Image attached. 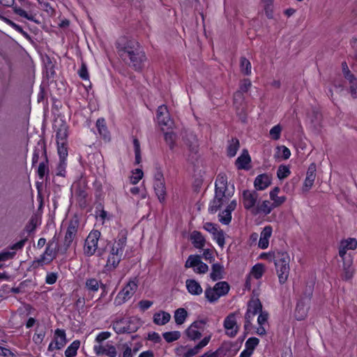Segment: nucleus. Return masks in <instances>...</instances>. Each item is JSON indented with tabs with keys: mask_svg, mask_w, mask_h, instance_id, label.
<instances>
[{
	"mask_svg": "<svg viewBox=\"0 0 357 357\" xmlns=\"http://www.w3.org/2000/svg\"><path fill=\"white\" fill-rule=\"evenodd\" d=\"M206 323V320L204 319L195 321L185 330L187 337L192 341L199 340L202 337V333Z\"/></svg>",
	"mask_w": 357,
	"mask_h": 357,
	"instance_id": "obj_11",
	"label": "nucleus"
},
{
	"mask_svg": "<svg viewBox=\"0 0 357 357\" xmlns=\"http://www.w3.org/2000/svg\"><path fill=\"white\" fill-rule=\"evenodd\" d=\"M280 191V188L275 187L269 193L270 199L273 204V206H275L276 208L284 204L287 199L285 196H278Z\"/></svg>",
	"mask_w": 357,
	"mask_h": 357,
	"instance_id": "obj_25",
	"label": "nucleus"
},
{
	"mask_svg": "<svg viewBox=\"0 0 357 357\" xmlns=\"http://www.w3.org/2000/svg\"><path fill=\"white\" fill-rule=\"evenodd\" d=\"M60 249H61V246L59 245L58 239L56 236H54L52 239L47 243L43 254L41 255L38 259L33 261V266L38 267L50 264L56 258L58 252L61 253V250Z\"/></svg>",
	"mask_w": 357,
	"mask_h": 357,
	"instance_id": "obj_5",
	"label": "nucleus"
},
{
	"mask_svg": "<svg viewBox=\"0 0 357 357\" xmlns=\"http://www.w3.org/2000/svg\"><path fill=\"white\" fill-rule=\"evenodd\" d=\"M58 278V274L56 273H48L46 275L45 282L48 284H54Z\"/></svg>",
	"mask_w": 357,
	"mask_h": 357,
	"instance_id": "obj_64",
	"label": "nucleus"
},
{
	"mask_svg": "<svg viewBox=\"0 0 357 357\" xmlns=\"http://www.w3.org/2000/svg\"><path fill=\"white\" fill-rule=\"evenodd\" d=\"M271 184V176L267 174L258 175L254 181V186L257 190H264Z\"/></svg>",
	"mask_w": 357,
	"mask_h": 357,
	"instance_id": "obj_21",
	"label": "nucleus"
},
{
	"mask_svg": "<svg viewBox=\"0 0 357 357\" xmlns=\"http://www.w3.org/2000/svg\"><path fill=\"white\" fill-rule=\"evenodd\" d=\"M79 346H80L79 341H78V340L73 341L65 351L66 357H75L77 355V351Z\"/></svg>",
	"mask_w": 357,
	"mask_h": 357,
	"instance_id": "obj_41",
	"label": "nucleus"
},
{
	"mask_svg": "<svg viewBox=\"0 0 357 357\" xmlns=\"http://www.w3.org/2000/svg\"><path fill=\"white\" fill-rule=\"evenodd\" d=\"M78 227L79 221L75 219L70 221L65 234L63 243L62 245H61V254H65L68 249L70 248L77 235Z\"/></svg>",
	"mask_w": 357,
	"mask_h": 357,
	"instance_id": "obj_6",
	"label": "nucleus"
},
{
	"mask_svg": "<svg viewBox=\"0 0 357 357\" xmlns=\"http://www.w3.org/2000/svg\"><path fill=\"white\" fill-rule=\"evenodd\" d=\"M291 172L289 168L286 165H280L277 172V176L279 179L282 180L286 178L290 174Z\"/></svg>",
	"mask_w": 357,
	"mask_h": 357,
	"instance_id": "obj_50",
	"label": "nucleus"
},
{
	"mask_svg": "<svg viewBox=\"0 0 357 357\" xmlns=\"http://www.w3.org/2000/svg\"><path fill=\"white\" fill-rule=\"evenodd\" d=\"M224 273V267L219 263L213 264L211 267L210 278L213 281L222 279Z\"/></svg>",
	"mask_w": 357,
	"mask_h": 357,
	"instance_id": "obj_30",
	"label": "nucleus"
},
{
	"mask_svg": "<svg viewBox=\"0 0 357 357\" xmlns=\"http://www.w3.org/2000/svg\"><path fill=\"white\" fill-rule=\"evenodd\" d=\"M132 343H123L119 347L121 353L119 357H133L134 352L132 351Z\"/></svg>",
	"mask_w": 357,
	"mask_h": 357,
	"instance_id": "obj_42",
	"label": "nucleus"
},
{
	"mask_svg": "<svg viewBox=\"0 0 357 357\" xmlns=\"http://www.w3.org/2000/svg\"><path fill=\"white\" fill-rule=\"evenodd\" d=\"M3 19V21L7 24L8 25L10 26L12 28H13L15 31H17V32L20 33L22 36H25V37H28L29 35L28 33L24 31L22 29V26H20V25L17 24L16 23H15L14 22H13L12 20H10V19L7 18V17H2Z\"/></svg>",
	"mask_w": 357,
	"mask_h": 357,
	"instance_id": "obj_47",
	"label": "nucleus"
},
{
	"mask_svg": "<svg viewBox=\"0 0 357 357\" xmlns=\"http://www.w3.org/2000/svg\"><path fill=\"white\" fill-rule=\"evenodd\" d=\"M276 207L273 206V204L272 202L268 200H264L261 204L257 206L253 213H264L265 215H268Z\"/></svg>",
	"mask_w": 357,
	"mask_h": 357,
	"instance_id": "obj_29",
	"label": "nucleus"
},
{
	"mask_svg": "<svg viewBox=\"0 0 357 357\" xmlns=\"http://www.w3.org/2000/svg\"><path fill=\"white\" fill-rule=\"evenodd\" d=\"M153 188L160 202H163L166 195L165 182L154 181Z\"/></svg>",
	"mask_w": 357,
	"mask_h": 357,
	"instance_id": "obj_34",
	"label": "nucleus"
},
{
	"mask_svg": "<svg viewBox=\"0 0 357 357\" xmlns=\"http://www.w3.org/2000/svg\"><path fill=\"white\" fill-rule=\"evenodd\" d=\"M259 340L257 337H250L245 342L246 349L253 352L255 348L258 345Z\"/></svg>",
	"mask_w": 357,
	"mask_h": 357,
	"instance_id": "obj_56",
	"label": "nucleus"
},
{
	"mask_svg": "<svg viewBox=\"0 0 357 357\" xmlns=\"http://www.w3.org/2000/svg\"><path fill=\"white\" fill-rule=\"evenodd\" d=\"M281 131L282 127L280 124L273 126L269 132L271 137L274 140H278L280 138Z\"/></svg>",
	"mask_w": 357,
	"mask_h": 357,
	"instance_id": "obj_51",
	"label": "nucleus"
},
{
	"mask_svg": "<svg viewBox=\"0 0 357 357\" xmlns=\"http://www.w3.org/2000/svg\"><path fill=\"white\" fill-rule=\"evenodd\" d=\"M188 316V312L185 309L180 307L174 312V320L177 325H181L184 323Z\"/></svg>",
	"mask_w": 357,
	"mask_h": 357,
	"instance_id": "obj_37",
	"label": "nucleus"
},
{
	"mask_svg": "<svg viewBox=\"0 0 357 357\" xmlns=\"http://www.w3.org/2000/svg\"><path fill=\"white\" fill-rule=\"evenodd\" d=\"M96 127L98 132L103 137L106 138L108 137V130L106 126V123L104 119H98L96 121Z\"/></svg>",
	"mask_w": 357,
	"mask_h": 357,
	"instance_id": "obj_44",
	"label": "nucleus"
},
{
	"mask_svg": "<svg viewBox=\"0 0 357 357\" xmlns=\"http://www.w3.org/2000/svg\"><path fill=\"white\" fill-rule=\"evenodd\" d=\"M251 162L250 156L246 149L243 150L242 153L236 160V165L238 169H249V164Z\"/></svg>",
	"mask_w": 357,
	"mask_h": 357,
	"instance_id": "obj_24",
	"label": "nucleus"
},
{
	"mask_svg": "<svg viewBox=\"0 0 357 357\" xmlns=\"http://www.w3.org/2000/svg\"><path fill=\"white\" fill-rule=\"evenodd\" d=\"M111 335L112 334L109 331L101 332L96 336L95 341L98 344H102V342L109 338Z\"/></svg>",
	"mask_w": 357,
	"mask_h": 357,
	"instance_id": "obj_59",
	"label": "nucleus"
},
{
	"mask_svg": "<svg viewBox=\"0 0 357 357\" xmlns=\"http://www.w3.org/2000/svg\"><path fill=\"white\" fill-rule=\"evenodd\" d=\"M211 335L206 336L194 347L188 349L183 354V357H192V356L198 354L200 352V351L208 344V342L211 340Z\"/></svg>",
	"mask_w": 357,
	"mask_h": 357,
	"instance_id": "obj_20",
	"label": "nucleus"
},
{
	"mask_svg": "<svg viewBox=\"0 0 357 357\" xmlns=\"http://www.w3.org/2000/svg\"><path fill=\"white\" fill-rule=\"evenodd\" d=\"M162 336L167 342L170 343L178 340L181 337V333L177 331L165 332Z\"/></svg>",
	"mask_w": 357,
	"mask_h": 357,
	"instance_id": "obj_45",
	"label": "nucleus"
},
{
	"mask_svg": "<svg viewBox=\"0 0 357 357\" xmlns=\"http://www.w3.org/2000/svg\"><path fill=\"white\" fill-rule=\"evenodd\" d=\"M247 311L255 316L262 311V304L259 299L252 298L248 303Z\"/></svg>",
	"mask_w": 357,
	"mask_h": 357,
	"instance_id": "obj_32",
	"label": "nucleus"
},
{
	"mask_svg": "<svg viewBox=\"0 0 357 357\" xmlns=\"http://www.w3.org/2000/svg\"><path fill=\"white\" fill-rule=\"evenodd\" d=\"M201 262L199 255H190L185 264V268H197Z\"/></svg>",
	"mask_w": 357,
	"mask_h": 357,
	"instance_id": "obj_46",
	"label": "nucleus"
},
{
	"mask_svg": "<svg viewBox=\"0 0 357 357\" xmlns=\"http://www.w3.org/2000/svg\"><path fill=\"white\" fill-rule=\"evenodd\" d=\"M66 344V336L64 330L57 328L54 332V340L49 344L48 351H53L62 349Z\"/></svg>",
	"mask_w": 357,
	"mask_h": 357,
	"instance_id": "obj_14",
	"label": "nucleus"
},
{
	"mask_svg": "<svg viewBox=\"0 0 357 357\" xmlns=\"http://www.w3.org/2000/svg\"><path fill=\"white\" fill-rule=\"evenodd\" d=\"M48 172V167L45 162L40 163L38 169V174L40 178H43L44 176Z\"/></svg>",
	"mask_w": 357,
	"mask_h": 357,
	"instance_id": "obj_61",
	"label": "nucleus"
},
{
	"mask_svg": "<svg viewBox=\"0 0 357 357\" xmlns=\"http://www.w3.org/2000/svg\"><path fill=\"white\" fill-rule=\"evenodd\" d=\"M316 165L314 163H312L310 165L306 173V178L304 181L303 186V191L307 192L312 187L314 181L316 178Z\"/></svg>",
	"mask_w": 357,
	"mask_h": 357,
	"instance_id": "obj_18",
	"label": "nucleus"
},
{
	"mask_svg": "<svg viewBox=\"0 0 357 357\" xmlns=\"http://www.w3.org/2000/svg\"><path fill=\"white\" fill-rule=\"evenodd\" d=\"M176 135L174 132H165V140L169 146L170 149H173L175 145Z\"/></svg>",
	"mask_w": 357,
	"mask_h": 357,
	"instance_id": "obj_53",
	"label": "nucleus"
},
{
	"mask_svg": "<svg viewBox=\"0 0 357 357\" xmlns=\"http://www.w3.org/2000/svg\"><path fill=\"white\" fill-rule=\"evenodd\" d=\"M93 351L98 356L104 355L107 357H116L117 356V350L115 346L110 344H96L93 347Z\"/></svg>",
	"mask_w": 357,
	"mask_h": 357,
	"instance_id": "obj_15",
	"label": "nucleus"
},
{
	"mask_svg": "<svg viewBox=\"0 0 357 357\" xmlns=\"http://www.w3.org/2000/svg\"><path fill=\"white\" fill-rule=\"evenodd\" d=\"M186 145L192 154H197L198 152V142L197 137L193 135H190L189 138L187 139Z\"/></svg>",
	"mask_w": 357,
	"mask_h": 357,
	"instance_id": "obj_38",
	"label": "nucleus"
},
{
	"mask_svg": "<svg viewBox=\"0 0 357 357\" xmlns=\"http://www.w3.org/2000/svg\"><path fill=\"white\" fill-rule=\"evenodd\" d=\"M342 243L348 250H355L357 248V240L354 238H349Z\"/></svg>",
	"mask_w": 357,
	"mask_h": 357,
	"instance_id": "obj_55",
	"label": "nucleus"
},
{
	"mask_svg": "<svg viewBox=\"0 0 357 357\" xmlns=\"http://www.w3.org/2000/svg\"><path fill=\"white\" fill-rule=\"evenodd\" d=\"M355 272V269L353 267V259L349 255L348 256V259H344L343 261V273H342V279L344 280H351Z\"/></svg>",
	"mask_w": 357,
	"mask_h": 357,
	"instance_id": "obj_22",
	"label": "nucleus"
},
{
	"mask_svg": "<svg viewBox=\"0 0 357 357\" xmlns=\"http://www.w3.org/2000/svg\"><path fill=\"white\" fill-rule=\"evenodd\" d=\"M213 287L220 297L227 295L230 289L229 284L225 281L217 282Z\"/></svg>",
	"mask_w": 357,
	"mask_h": 357,
	"instance_id": "obj_40",
	"label": "nucleus"
},
{
	"mask_svg": "<svg viewBox=\"0 0 357 357\" xmlns=\"http://www.w3.org/2000/svg\"><path fill=\"white\" fill-rule=\"evenodd\" d=\"M264 271V266L261 264H257L252 267L251 273L255 278L259 279L263 275Z\"/></svg>",
	"mask_w": 357,
	"mask_h": 357,
	"instance_id": "obj_49",
	"label": "nucleus"
},
{
	"mask_svg": "<svg viewBox=\"0 0 357 357\" xmlns=\"http://www.w3.org/2000/svg\"><path fill=\"white\" fill-rule=\"evenodd\" d=\"M15 255V251H3L0 252V261H6L13 259Z\"/></svg>",
	"mask_w": 357,
	"mask_h": 357,
	"instance_id": "obj_62",
	"label": "nucleus"
},
{
	"mask_svg": "<svg viewBox=\"0 0 357 357\" xmlns=\"http://www.w3.org/2000/svg\"><path fill=\"white\" fill-rule=\"evenodd\" d=\"M240 67L241 70L243 74L246 75H249L251 74V63L245 57L241 58Z\"/></svg>",
	"mask_w": 357,
	"mask_h": 357,
	"instance_id": "obj_43",
	"label": "nucleus"
},
{
	"mask_svg": "<svg viewBox=\"0 0 357 357\" xmlns=\"http://www.w3.org/2000/svg\"><path fill=\"white\" fill-rule=\"evenodd\" d=\"M171 315L165 311L155 313L153 316V322L157 325H165L169 321Z\"/></svg>",
	"mask_w": 357,
	"mask_h": 357,
	"instance_id": "obj_33",
	"label": "nucleus"
},
{
	"mask_svg": "<svg viewBox=\"0 0 357 357\" xmlns=\"http://www.w3.org/2000/svg\"><path fill=\"white\" fill-rule=\"evenodd\" d=\"M233 192L227 190V177L225 174H219L215 181V197L211 201L208 210L215 213L225 203L228 202Z\"/></svg>",
	"mask_w": 357,
	"mask_h": 357,
	"instance_id": "obj_2",
	"label": "nucleus"
},
{
	"mask_svg": "<svg viewBox=\"0 0 357 357\" xmlns=\"http://www.w3.org/2000/svg\"><path fill=\"white\" fill-rule=\"evenodd\" d=\"M72 189L77 202L81 206H84L86 204V197L88 196V188L84 179H80L74 183Z\"/></svg>",
	"mask_w": 357,
	"mask_h": 357,
	"instance_id": "obj_9",
	"label": "nucleus"
},
{
	"mask_svg": "<svg viewBox=\"0 0 357 357\" xmlns=\"http://www.w3.org/2000/svg\"><path fill=\"white\" fill-rule=\"evenodd\" d=\"M100 237L98 230H92L85 240L84 253L86 256H92L98 249V243Z\"/></svg>",
	"mask_w": 357,
	"mask_h": 357,
	"instance_id": "obj_8",
	"label": "nucleus"
},
{
	"mask_svg": "<svg viewBox=\"0 0 357 357\" xmlns=\"http://www.w3.org/2000/svg\"><path fill=\"white\" fill-rule=\"evenodd\" d=\"M214 239L216 241L218 245L223 248L225 245V236L222 230H217L215 234H213Z\"/></svg>",
	"mask_w": 357,
	"mask_h": 357,
	"instance_id": "obj_52",
	"label": "nucleus"
},
{
	"mask_svg": "<svg viewBox=\"0 0 357 357\" xmlns=\"http://www.w3.org/2000/svg\"><path fill=\"white\" fill-rule=\"evenodd\" d=\"M238 311L230 313L224 320V328L225 329V333L230 337H235L239 330V326L236 321V315L239 314Z\"/></svg>",
	"mask_w": 357,
	"mask_h": 357,
	"instance_id": "obj_10",
	"label": "nucleus"
},
{
	"mask_svg": "<svg viewBox=\"0 0 357 357\" xmlns=\"http://www.w3.org/2000/svg\"><path fill=\"white\" fill-rule=\"evenodd\" d=\"M15 0H0V4L5 7H13V12L24 18H26L30 21H33V16L31 14H29L26 10L18 7L17 6H14Z\"/></svg>",
	"mask_w": 357,
	"mask_h": 357,
	"instance_id": "obj_17",
	"label": "nucleus"
},
{
	"mask_svg": "<svg viewBox=\"0 0 357 357\" xmlns=\"http://www.w3.org/2000/svg\"><path fill=\"white\" fill-rule=\"evenodd\" d=\"M66 167V160H60L59 165L57 167V173H56V174L58 176H65Z\"/></svg>",
	"mask_w": 357,
	"mask_h": 357,
	"instance_id": "obj_63",
	"label": "nucleus"
},
{
	"mask_svg": "<svg viewBox=\"0 0 357 357\" xmlns=\"http://www.w3.org/2000/svg\"><path fill=\"white\" fill-rule=\"evenodd\" d=\"M272 234V227L271 226L265 227L261 232L258 246L261 249H266L269 244V238Z\"/></svg>",
	"mask_w": 357,
	"mask_h": 357,
	"instance_id": "obj_23",
	"label": "nucleus"
},
{
	"mask_svg": "<svg viewBox=\"0 0 357 357\" xmlns=\"http://www.w3.org/2000/svg\"><path fill=\"white\" fill-rule=\"evenodd\" d=\"M137 288L136 280H130L126 287L119 292L115 298L117 305H121L129 300L135 293Z\"/></svg>",
	"mask_w": 357,
	"mask_h": 357,
	"instance_id": "obj_7",
	"label": "nucleus"
},
{
	"mask_svg": "<svg viewBox=\"0 0 357 357\" xmlns=\"http://www.w3.org/2000/svg\"><path fill=\"white\" fill-rule=\"evenodd\" d=\"M56 137L57 144H67L68 126L65 123H61L56 128Z\"/></svg>",
	"mask_w": 357,
	"mask_h": 357,
	"instance_id": "obj_26",
	"label": "nucleus"
},
{
	"mask_svg": "<svg viewBox=\"0 0 357 357\" xmlns=\"http://www.w3.org/2000/svg\"><path fill=\"white\" fill-rule=\"evenodd\" d=\"M268 313L266 311H261L257 318L259 326H266L268 324Z\"/></svg>",
	"mask_w": 357,
	"mask_h": 357,
	"instance_id": "obj_58",
	"label": "nucleus"
},
{
	"mask_svg": "<svg viewBox=\"0 0 357 357\" xmlns=\"http://www.w3.org/2000/svg\"><path fill=\"white\" fill-rule=\"evenodd\" d=\"M240 146L239 141L236 138H233L227 146V155L229 157H234L236 155L237 151Z\"/></svg>",
	"mask_w": 357,
	"mask_h": 357,
	"instance_id": "obj_39",
	"label": "nucleus"
},
{
	"mask_svg": "<svg viewBox=\"0 0 357 357\" xmlns=\"http://www.w3.org/2000/svg\"><path fill=\"white\" fill-rule=\"evenodd\" d=\"M251 85H252V84L249 79H245L242 81V82L240 85L241 91L236 92L234 95V102H236L237 99L243 98L242 92H247L251 87Z\"/></svg>",
	"mask_w": 357,
	"mask_h": 357,
	"instance_id": "obj_35",
	"label": "nucleus"
},
{
	"mask_svg": "<svg viewBox=\"0 0 357 357\" xmlns=\"http://www.w3.org/2000/svg\"><path fill=\"white\" fill-rule=\"evenodd\" d=\"M100 286L102 288H105V284H103L100 281L96 278H88L86 280L85 288L89 293L97 292L100 288Z\"/></svg>",
	"mask_w": 357,
	"mask_h": 357,
	"instance_id": "obj_27",
	"label": "nucleus"
},
{
	"mask_svg": "<svg viewBox=\"0 0 357 357\" xmlns=\"http://www.w3.org/2000/svg\"><path fill=\"white\" fill-rule=\"evenodd\" d=\"M57 149L60 160H66L68 156L67 144H57Z\"/></svg>",
	"mask_w": 357,
	"mask_h": 357,
	"instance_id": "obj_54",
	"label": "nucleus"
},
{
	"mask_svg": "<svg viewBox=\"0 0 357 357\" xmlns=\"http://www.w3.org/2000/svg\"><path fill=\"white\" fill-rule=\"evenodd\" d=\"M142 176L143 172L140 169H137L130 177V183L132 184H137L142 179Z\"/></svg>",
	"mask_w": 357,
	"mask_h": 357,
	"instance_id": "obj_60",
	"label": "nucleus"
},
{
	"mask_svg": "<svg viewBox=\"0 0 357 357\" xmlns=\"http://www.w3.org/2000/svg\"><path fill=\"white\" fill-rule=\"evenodd\" d=\"M186 288L192 295H200L202 293V288L199 283L195 280L188 279L185 282Z\"/></svg>",
	"mask_w": 357,
	"mask_h": 357,
	"instance_id": "obj_28",
	"label": "nucleus"
},
{
	"mask_svg": "<svg viewBox=\"0 0 357 357\" xmlns=\"http://www.w3.org/2000/svg\"><path fill=\"white\" fill-rule=\"evenodd\" d=\"M116 46L119 56L128 66L136 71L144 68L146 56L137 41L122 37L117 40Z\"/></svg>",
	"mask_w": 357,
	"mask_h": 357,
	"instance_id": "obj_1",
	"label": "nucleus"
},
{
	"mask_svg": "<svg viewBox=\"0 0 357 357\" xmlns=\"http://www.w3.org/2000/svg\"><path fill=\"white\" fill-rule=\"evenodd\" d=\"M255 316L249 313V312L246 311V313L245 314V324H244V329L245 331H248L250 330L252 326V321Z\"/></svg>",
	"mask_w": 357,
	"mask_h": 357,
	"instance_id": "obj_57",
	"label": "nucleus"
},
{
	"mask_svg": "<svg viewBox=\"0 0 357 357\" xmlns=\"http://www.w3.org/2000/svg\"><path fill=\"white\" fill-rule=\"evenodd\" d=\"M259 194L256 190H245L242 192V202L244 208L253 213L257 207Z\"/></svg>",
	"mask_w": 357,
	"mask_h": 357,
	"instance_id": "obj_12",
	"label": "nucleus"
},
{
	"mask_svg": "<svg viewBox=\"0 0 357 357\" xmlns=\"http://www.w3.org/2000/svg\"><path fill=\"white\" fill-rule=\"evenodd\" d=\"M307 316V309L303 304L298 303L295 310V317L297 320H303Z\"/></svg>",
	"mask_w": 357,
	"mask_h": 357,
	"instance_id": "obj_48",
	"label": "nucleus"
},
{
	"mask_svg": "<svg viewBox=\"0 0 357 357\" xmlns=\"http://www.w3.org/2000/svg\"><path fill=\"white\" fill-rule=\"evenodd\" d=\"M204 294L205 298L209 303H215L220 298V296L218 294V292L214 287H208L206 288Z\"/></svg>",
	"mask_w": 357,
	"mask_h": 357,
	"instance_id": "obj_36",
	"label": "nucleus"
},
{
	"mask_svg": "<svg viewBox=\"0 0 357 357\" xmlns=\"http://www.w3.org/2000/svg\"><path fill=\"white\" fill-rule=\"evenodd\" d=\"M157 120L158 124L161 126L170 128L172 125V121L170 119L169 112L165 105H160L157 110Z\"/></svg>",
	"mask_w": 357,
	"mask_h": 357,
	"instance_id": "obj_16",
	"label": "nucleus"
},
{
	"mask_svg": "<svg viewBox=\"0 0 357 357\" xmlns=\"http://www.w3.org/2000/svg\"><path fill=\"white\" fill-rule=\"evenodd\" d=\"M126 245V237L122 236L117 241H115L110 250L107 257V263L105 266L106 271H110L115 269L121 260L123 249Z\"/></svg>",
	"mask_w": 357,
	"mask_h": 357,
	"instance_id": "obj_4",
	"label": "nucleus"
},
{
	"mask_svg": "<svg viewBox=\"0 0 357 357\" xmlns=\"http://www.w3.org/2000/svg\"><path fill=\"white\" fill-rule=\"evenodd\" d=\"M190 240L196 248L201 249L205 245V238L199 231H194L190 235Z\"/></svg>",
	"mask_w": 357,
	"mask_h": 357,
	"instance_id": "obj_31",
	"label": "nucleus"
},
{
	"mask_svg": "<svg viewBox=\"0 0 357 357\" xmlns=\"http://www.w3.org/2000/svg\"><path fill=\"white\" fill-rule=\"evenodd\" d=\"M236 201L232 200L226 207V208L219 214V220L224 225H228L231 220V212L236 207Z\"/></svg>",
	"mask_w": 357,
	"mask_h": 357,
	"instance_id": "obj_19",
	"label": "nucleus"
},
{
	"mask_svg": "<svg viewBox=\"0 0 357 357\" xmlns=\"http://www.w3.org/2000/svg\"><path fill=\"white\" fill-rule=\"evenodd\" d=\"M273 260L280 284H284L288 279L289 274L290 257L286 252H277L273 253Z\"/></svg>",
	"mask_w": 357,
	"mask_h": 357,
	"instance_id": "obj_3",
	"label": "nucleus"
},
{
	"mask_svg": "<svg viewBox=\"0 0 357 357\" xmlns=\"http://www.w3.org/2000/svg\"><path fill=\"white\" fill-rule=\"evenodd\" d=\"M113 329L118 334L122 333H134L137 330V326H136L132 320L122 319L117 320L113 323Z\"/></svg>",
	"mask_w": 357,
	"mask_h": 357,
	"instance_id": "obj_13",
	"label": "nucleus"
}]
</instances>
